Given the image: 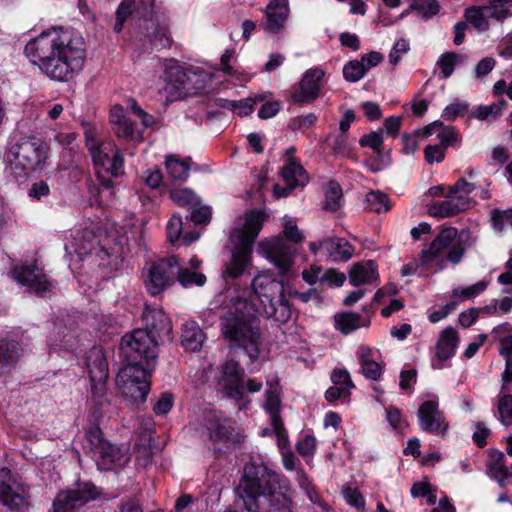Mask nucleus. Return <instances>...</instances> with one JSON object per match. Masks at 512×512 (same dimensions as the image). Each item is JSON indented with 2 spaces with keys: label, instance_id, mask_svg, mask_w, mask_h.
Returning a JSON list of instances; mask_svg holds the SVG:
<instances>
[{
  "label": "nucleus",
  "instance_id": "obj_1",
  "mask_svg": "<svg viewBox=\"0 0 512 512\" xmlns=\"http://www.w3.org/2000/svg\"><path fill=\"white\" fill-rule=\"evenodd\" d=\"M251 288L249 301L231 299V307L221 319V331L226 339L235 342L251 361H255L265 348L253 313L284 324L291 318V307L283 281L269 271L258 273L251 282Z\"/></svg>",
  "mask_w": 512,
  "mask_h": 512
},
{
  "label": "nucleus",
  "instance_id": "obj_2",
  "mask_svg": "<svg viewBox=\"0 0 512 512\" xmlns=\"http://www.w3.org/2000/svg\"><path fill=\"white\" fill-rule=\"evenodd\" d=\"M31 63L51 80L68 82L84 68L86 44L74 29L53 26L31 39L24 48Z\"/></svg>",
  "mask_w": 512,
  "mask_h": 512
},
{
  "label": "nucleus",
  "instance_id": "obj_3",
  "mask_svg": "<svg viewBox=\"0 0 512 512\" xmlns=\"http://www.w3.org/2000/svg\"><path fill=\"white\" fill-rule=\"evenodd\" d=\"M236 493L247 512H292L289 481L265 465L246 464Z\"/></svg>",
  "mask_w": 512,
  "mask_h": 512
},
{
  "label": "nucleus",
  "instance_id": "obj_4",
  "mask_svg": "<svg viewBox=\"0 0 512 512\" xmlns=\"http://www.w3.org/2000/svg\"><path fill=\"white\" fill-rule=\"evenodd\" d=\"M265 219L266 215L259 210L246 212L238 218L230 235L233 249L230 259L223 266L224 279H237L251 266L253 243Z\"/></svg>",
  "mask_w": 512,
  "mask_h": 512
},
{
  "label": "nucleus",
  "instance_id": "obj_5",
  "mask_svg": "<svg viewBox=\"0 0 512 512\" xmlns=\"http://www.w3.org/2000/svg\"><path fill=\"white\" fill-rule=\"evenodd\" d=\"M476 238L469 230L458 233L455 227H443L427 249L420 253V263L426 269L439 271L444 267L443 254L448 250L446 260L453 265L461 262L465 251L472 247Z\"/></svg>",
  "mask_w": 512,
  "mask_h": 512
},
{
  "label": "nucleus",
  "instance_id": "obj_6",
  "mask_svg": "<svg viewBox=\"0 0 512 512\" xmlns=\"http://www.w3.org/2000/svg\"><path fill=\"white\" fill-rule=\"evenodd\" d=\"M47 154L48 146L44 141L35 137L22 138L8 151L10 171L17 180L26 179L31 173L44 168Z\"/></svg>",
  "mask_w": 512,
  "mask_h": 512
},
{
  "label": "nucleus",
  "instance_id": "obj_7",
  "mask_svg": "<svg viewBox=\"0 0 512 512\" xmlns=\"http://www.w3.org/2000/svg\"><path fill=\"white\" fill-rule=\"evenodd\" d=\"M159 341L147 329H136L123 336L121 352L127 364L153 368L158 357Z\"/></svg>",
  "mask_w": 512,
  "mask_h": 512
},
{
  "label": "nucleus",
  "instance_id": "obj_8",
  "mask_svg": "<svg viewBox=\"0 0 512 512\" xmlns=\"http://www.w3.org/2000/svg\"><path fill=\"white\" fill-rule=\"evenodd\" d=\"M86 146L96 166L103 168L113 177L123 173V156L112 140L99 141L97 131L90 124L84 125Z\"/></svg>",
  "mask_w": 512,
  "mask_h": 512
},
{
  "label": "nucleus",
  "instance_id": "obj_9",
  "mask_svg": "<svg viewBox=\"0 0 512 512\" xmlns=\"http://www.w3.org/2000/svg\"><path fill=\"white\" fill-rule=\"evenodd\" d=\"M197 430L212 443L239 444L244 439L243 430L239 424L217 411L205 414Z\"/></svg>",
  "mask_w": 512,
  "mask_h": 512
},
{
  "label": "nucleus",
  "instance_id": "obj_10",
  "mask_svg": "<svg viewBox=\"0 0 512 512\" xmlns=\"http://www.w3.org/2000/svg\"><path fill=\"white\" fill-rule=\"evenodd\" d=\"M201 73L184 70L176 62L171 61L165 66L163 92L167 100L174 101L184 97L194 90L204 87Z\"/></svg>",
  "mask_w": 512,
  "mask_h": 512
},
{
  "label": "nucleus",
  "instance_id": "obj_11",
  "mask_svg": "<svg viewBox=\"0 0 512 512\" xmlns=\"http://www.w3.org/2000/svg\"><path fill=\"white\" fill-rule=\"evenodd\" d=\"M151 367L124 365L116 377V385L122 396L130 401L144 402L150 391Z\"/></svg>",
  "mask_w": 512,
  "mask_h": 512
},
{
  "label": "nucleus",
  "instance_id": "obj_12",
  "mask_svg": "<svg viewBox=\"0 0 512 512\" xmlns=\"http://www.w3.org/2000/svg\"><path fill=\"white\" fill-rule=\"evenodd\" d=\"M176 271V256L147 262L143 268L142 276L149 294L157 296L172 286L175 283Z\"/></svg>",
  "mask_w": 512,
  "mask_h": 512
},
{
  "label": "nucleus",
  "instance_id": "obj_13",
  "mask_svg": "<svg viewBox=\"0 0 512 512\" xmlns=\"http://www.w3.org/2000/svg\"><path fill=\"white\" fill-rule=\"evenodd\" d=\"M29 487L9 469H0V502L11 512H27Z\"/></svg>",
  "mask_w": 512,
  "mask_h": 512
},
{
  "label": "nucleus",
  "instance_id": "obj_14",
  "mask_svg": "<svg viewBox=\"0 0 512 512\" xmlns=\"http://www.w3.org/2000/svg\"><path fill=\"white\" fill-rule=\"evenodd\" d=\"M266 258L278 269L281 276L292 274L296 250L282 237H274L261 243Z\"/></svg>",
  "mask_w": 512,
  "mask_h": 512
},
{
  "label": "nucleus",
  "instance_id": "obj_15",
  "mask_svg": "<svg viewBox=\"0 0 512 512\" xmlns=\"http://www.w3.org/2000/svg\"><path fill=\"white\" fill-rule=\"evenodd\" d=\"M97 496L96 487L91 483H84L77 489L59 492L50 512H78L85 503Z\"/></svg>",
  "mask_w": 512,
  "mask_h": 512
},
{
  "label": "nucleus",
  "instance_id": "obj_16",
  "mask_svg": "<svg viewBox=\"0 0 512 512\" xmlns=\"http://www.w3.org/2000/svg\"><path fill=\"white\" fill-rule=\"evenodd\" d=\"M325 71L319 67L308 69L291 90V99L298 104L311 103L320 95Z\"/></svg>",
  "mask_w": 512,
  "mask_h": 512
},
{
  "label": "nucleus",
  "instance_id": "obj_17",
  "mask_svg": "<svg viewBox=\"0 0 512 512\" xmlns=\"http://www.w3.org/2000/svg\"><path fill=\"white\" fill-rule=\"evenodd\" d=\"M417 417L420 428L427 433L444 436L449 428L437 399L424 401L418 408Z\"/></svg>",
  "mask_w": 512,
  "mask_h": 512
},
{
  "label": "nucleus",
  "instance_id": "obj_18",
  "mask_svg": "<svg viewBox=\"0 0 512 512\" xmlns=\"http://www.w3.org/2000/svg\"><path fill=\"white\" fill-rule=\"evenodd\" d=\"M475 205L472 198L459 197L457 193H450L447 190L445 199L434 201L427 207V212L435 218H448L465 212Z\"/></svg>",
  "mask_w": 512,
  "mask_h": 512
},
{
  "label": "nucleus",
  "instance_id": "obj_19",
  "mask_svg": "<svg viewBox=\"0 0 512 512\" xmlns=\"http://www.w3.org/2000/svg\"><path fill=\"white\" fill-rule=\"evenodd\" d=\"M475 205L472 198L459 197L457 193H450L447 190L445 199L434 201L427 207V212L435 218H448L465 212Z\"/></svg>",
  "mask_w": 512,
  "mask_h": 512
},
{
  "label": "nucleus",
  "instance_id": "obj_20",
  "mask_svg": "<svg viewBox=\"0 0 512 512\" xmlns=\"http://www.w3.org/2000/svg\"><path fill=\"white\" fill-rule=\"evenodd\" d=\"M224 394L234 400L244 398L243 370L235 360H228L222 366V375L219 380Z\"/></svg>",
  "mask_w": 512,
  "mask_h": 512
},
{
  "label": "nucleus",
  "instance_id": "obj_21",
  "mask_svg": "<svg viewBox=\"0 0 512 512\" xmlns=\"http://www.w3.org/2000/svg\"><path fill=\"white\" fill-rule=\"evenodd\" d=\"M142 319L147 331L160 341L171 340L172 324L166 313L157 307L145 306Z\"/></svg>",
  "mask_w": 512,
  "mask_h": 512
},
{
  "label": "nucleus",
  "instance_id": "obj_22",
  "mask_svg": "<svg viewBox=\"0 0 512 512\" xmlns=\"http://www.w3.org/2000/svg\"><path fill=\"white\" fill-rule=\"evenodd\" d=\"M11 273L14 279L20 284L27 286L30 291L37 295H42L44 292L50 290V282L42 269L38 268L36 265L15 266Z\"/></svg>",
  "mask_w": 512,
  "mask_h": 512
},
{
  "label": "nucleus",
  "instance_id": "obj_23",
  "mask_svg": "<svg viewBox=\"0 0 512 512\" xmlns=\"http://www.w3.org/2000/svg\"><path fill=\"white\" fill-rule=\"evenodd\" d=\"M458 342V334L453 327H447L441 332L435 347V359L432 360L434 369L444 368V362L454 356Z\"/></svg>",
  "mask_w": 512,
  "mask_h": 512
},
{
  "label": "nucleus",
  "instance_id": "obj_24",
  "mask_svg": "<svg viewBox=\"0 0 512 512\" xmlns=\"http://www.w3.org/2000/svg\"><path fill=\"white\" fill-rule=\"evenodd\" d=\"M290 15L289 0H270L265 9L264 29L278 33L284 27Z\"/></svg>",
  "mask_w": 512,
  "mask_h": 512
},
{
  "label": "nucleus",
  "instance_id": "obj_25",
  "mask_svg": "<svg viewBox=\"0 0 512 512\" xmlns=\"http://www.w3.org/2000/svg\"><path fill=\"white\" fill-rule=\"evenodd\" d=\"M110 122L117 137L129 141H141V132L136 131L134 124L126 117L122 106L116 105L110 111Z\"/></svg>",
  "mask_w": 512,
  "mask_h": 512
},
{
  "label": "nucleus",
  "instance_id": "obj_26",
  "mask_svg": "<svg viewBox=\"0 0 512 512\" xmlns=\"http://www.w3.org/2000/svg\"><path fill=\"white\" fill-rule=\"evenodd\" d=\"M323 254L332 262L348 261L354 254L353 246L344 238L328 237L320 241Z\"/></svg>",
  "mask_w": 512,
  "mask_h": 512
},
{
  "label": "nucleus",
  "instance_id": "obj_27",
  "mask_svg": "<svg viewBox=\"0 0 512 512\" xmlns=\"http://www.w3.org/2000/svg\"><path fill=\"white\" fill-rule=\"evenodd\" d=\"M201 260L193 256L189 261V266H181L177 258V271L175 281L177 280L181 286L187 288L192 285L203 286L206 283V276L199 272Z\"/></svg>",
  "mask_w": 512,
  "mask_h": 512
},
{
  "label": "nucleus",
  "instance_id": "obj_28",
  "mask_svg": "<svg viewBox=\"0 0 512 512\" xmlns=\"http://www.w3.org/2000/svg\"><path fill=\"white\" fill-rule=\"evenodd\" d=\"M87 367L93 384L104 385L108 378V362L101 348L93 347L87 356Z\"/></svg>",
  "mask_w": 512,
  "mask_h": 512
},
{
  "label": "nucleus",
  "instance_id": "obj_29",
  "mask_svg": "<svg viewBox=\"0 0 512 512\" xmlns=\"http://www.w3.org/2000/svg\"><path fill=\"white\" fill-rule=\"evenodd\" d=\"M96 455L98 456V466L105 470L112 469L116 466H123L128 462L126 452L109 442L104 443L96 452Z\"/></svg>",
  "mask_w": 512,
  "mask_h": 512
},
{
  "label": "nucleus",
  "instance_id": "obj_30",
  "mask_svg": "<svg viewBox=\"0 0 512 512\" xmlns=\"http://www.w3.org/2000/svg\"><path fill=\"white\" fill-rule=\"evenodd\" d=\"M436 134L441 146L446 148L459 142L458 132L452 126H445L440 121H434L422 129V138Z\"/></svg>",
  "mask_w": 512,
  "mask_h": 512
},
{
  "label": "nucleus",
  "instance_id": "obj_31",
  "mask_svg": "<svg viewBox=\"0 0 512 512\" xmlns=\"http://www.w3.org/2000/svg\"><path fill=\"white\" fill-rule=\"evenodd\" d=\"M377 278V264L372 260L354 264L349 272V281L353 286L371 284Z\"/></svg>",
  "mask_w": 512,
  "mask_h": 512
},
{
  "label": "nucleus",
  "instance_id": "obj_32",
  "mask_svg": "<svg viewBox=\"0 0 512 512\" xmlns=\"http://www.w3.org/2000/svg\"><path fill=\"white\" fill-rule=\"evenodd\" d=\"M281 176L289 190L308 183V176L301 164L295 158H289L281 171Z\"/></svg>",
  "mask_w": 512,
  "mask_h": 512
},
{
  "label": "nucleus",
  "instance_id": "obj_33",
  "mask_svg": "<svg viewBox=\"0 0 512 512\" xmlns=\"http://www.w3.org/2000/svg\"><path fill=\"white\" fill-rule=\"evenodd\" d=\"M206 339L203 330L195 321H187L183 324L181 343L185 350L196 352L202 348Z\"/></svg>",
  "mask_w": 512,
  "mask_h": 512
},
{
  "label": "nucleus",
  "instance_id": "obj_34",
  "mask_svg": "<svg viewBox=\"0 0 512 512\" xmlns=\"http://www.w3.org/2000/svg\"><path fill=\"white\" fill-rule=\"evenodd\" d=\"M357 356L363 375L371 380H377L382 374V367L374 358V351L367 346H360Z\"/></svg>",
  "mask_w": 512,
  "mask_h": 512
},
{
  "label": "nucleus",
  "instance_id": "obj_35",
  "mask_svg": "<svg viewBox=\"0 0 512 512\" xmlns=\"http://www.w3.org/2000/svg\"><path fill=\"white\" fill-rule=\"evenodd\" d=\"M191 159H180L176 155H169L165 160V168L168 175L178 181H184L189 175Z\"/></svg>",
  "mask_w": 512,
  "mask_h": 512
},
{
  "label": "nucleus",
  "instance_id": "obj_36",
  "mask_svg": "<svg viewBox=\"0 0 512 512\" xmlns=\"http://www.w3.org/2000/svg\"><path fill=\"white\" fill-rule=\"evenodd\" d=\"M497 418L505 425H512V389L501 388L496 399Z\"/></svg>",
  "mask_w": 512,
  "mask_h": 512
},
{
  "label": "nucleus",
  "instance_id": "obj_37",
  "mask_svg": "<svg viewBox=\"0 0 512 512\" xmlns=\"http://www.w3.org/2000/svg\"><path fill=\"white\" fill-rule=\"evenodd\" d=\"M20 356L19 344L15 341L0 340V374L12 367Z\"/></svg>",
  "mask_w": 512,
  "mask_h": 512
},
{
  "label": "nucleus",
  "instance_id": "obj_38",
  "mask_svg": "<svg viewBox=\"0 0 512 512\" xmlns=\"http://www.w3.org/2000/svg\"><path fill=\"white\" fill-rule=\"evenodd\" d=\"M467 57L455 51L442 53L437 59L436 66L440 69L442 78H449L455 70V67L466 61Z\"/></svg>",
  "mask_w": 512,
  "mask_h": 512
},
{
  "label": "nucleus",
  "instance_id": "obj_39",
  "mask_svg": "<svg viewBox=\"0 0 512 512\" xmlns=\"http://www.w3.org/2000/svg\"><path fill=\"white\" fill-rule=\"evenodd\" d=\"M267 386L268 389L265 392L266 400L264 408L270 415L271 422H273V419L281 418L279 415L281 400L279 396L278 383L275 381H268Z\"/></svg>",
  "mask_w": 512,
  "mask_h": 512
},
{
  "label": "nucleus",
  "instance_id": "obj_40",
  "mask_svg": "<svg viewBox=\"0 0 512 512\" xmlns=\"http://www.w3.org/2000/svg\"><path fill=\"white\" fill-rule=\"evenodd\" d=\"M466 20L479 32L487 31L490 27V15L485 6L467 9L465 12Z\"/></svg>",
  "mask_w": 512,
  "mask_h": 512
},
{
  "label": "nucleus",
  "instance_id": "obj_41",
  "mask_svg": "<svg viewBox=\"0 0 512 512\" xmlns=\"http://www.w3.org/2000/svg\"><path fill=\"white\" fill-rule=\"evenodd\" d=\"M485 7L490 18L498 22L512 16V0H491Z\"/></svg>",
  "mask_w": 512,
  "mask_h": 512
},
{
  "label": "nucleus",
  "instance_id": "obj_42",
  "mask_svg": "<svg viewBox=\"0 0 512 512\" xmlns=\"http://www.w3.org/2000/svg\"><path fill=\"white\" fill-rule=\"evenodd\" d=\"M366 208L375 213L387 212L391 209L389 197L381 191H371L365 197Z\"/></svg>",
  "mask_w": 512,
  "mask_h": 512
},
{
  "label": "nucleus",
  "instance_id": "obj_43",
  "mask_svg": "<svg viewBox=\"0 0 512 512\" xmlns=\"http://www.w3.org/2000/svg\"><path fill=\"white\" fill-rule=\"evenodd\" d=\"M342 198V189L336 182H329L325 188L324 209L335 212L339 209Z\"/></svg>",
  "mask_w": 512,
  "mask_h": 512
},
{
  "label": "nucleus",
  "instance_id": "obj_44",
  "mask_svg": "<svg viewBox=\"0 0 512 512\" xmlns=\"http://www.w3.org/2000/svg\"><path fill=\"white\" fill-rule=\"evenodd\" d=\"M336 329L348 334L361 326V317L356 313H343L335 317Z\"/></svg>",
  "mask_w": 512,
  "mask_h": 512
},
{
  "label": "nucleus",
  "instance_id": "obj_45",
  "mask_svg": "<svg viewBox=\"0 0 512 512\" xmlns=\"http://www.w3.org/2000/svg\"><path fill=\"white\" fill-rule=\"evenodd\" d=\"M489 472L495 479L498 480L500 485H504V480L507 476V471L504 466V454L495 452L491 455V460L488 464Z\"/></svg>",
  "mask_w": 512,
  "mask_h": 512
},
{
  "label": "nucleus",
  "instance_id": "obj_46",
  "mask_svg": "<svg viewBox=\"0 0 512 512\" xmlns=\"http://www.w3.org/2000/svg\"><path fill=\"white\" fill-rule=\"evenodd\" d=\"M411 8L417 11L424 18H431L439 12V5L436 0H410Z\"/></svg>",
  "mask_w": 512,
  "mask_h": 512
},
{
  "label": "nucleus",
  "instance_id": "obj_47",
  "mask_svg": "<svg viewBox=\"0 0 512 512\" xmlns=\"http://www.w3.org/2000/svg\"><path fill=\"white\" fill-rule=\"evenodd\" d=\"M505 107L506 101L501 99L491 105L478 107L474 112V116L479 120H485L489 117L496 118L502 114Z\"/></svg>",
  "mask_w": 512,
  "mask_h": 512
},
{
  "label": "nucleus",
  "instance_id": "obj_48",
  "mask_svg": "<svg viewBox=\"0 0 512 512\" xmlns=\"http://www.w3.org/2000/svg\"><path fill=\"white\" fill-rule=\"evenodd\" d=\"M366 73L364 64L358 60L348 62L343 68L344 78L352 83L361 80Z\"/></svg>",
  "mask_w": 512,
  "mask_h": 512
},
{
  "label": "nucleus",
  "instance_id": "obj_49",
  "mask_svg": "<svg viewBox=\"0 0 512 512\" xmlns=\"http://www.w3.org/2000/svg\"><path fill=\"white\" fill-rule=\"evenodd\" d=\"M317 440L312 434H304L296 443V450L302 457H312L316 452Z\"/></svg>",
  "mask_w": 512,
  "mask_h": 512
},
{
  "label": "nucleus",
  "instance_id": "obj_50",
  "mask_svg": "<svg viewBox=\"0 0 512 512\" xmlns=\"http://www.w3.org/2000/svg\"><path fill=\"white\" fill-rule=\"evenodd\" d=\"M271 425L273 427L274 433L277 438V446L281 451L286 449H291L289 444V438L287 431L284 427L283 421L281 418H275L273 419V422H271Z\"/></svg>",
  "mask_w": 512,
  "mask_h": 512
},
{
  "label": "nucleus",
  "instance_id": "obj_51",
  "mask_svg": "<svg viewBox=\"0 0 512 512\" xmlns=\"http://www.w3.org/2000/svg\"><path fill=\"white\" fill-rule=\"evenodd\" d=\"M359 143L361 146L370 147L375 152L380 153L383 149V131L377 130L364 135L360 138Z\"/></svg>",
  "mask_w": 512,
  "mask_h": 512
},
{
  "label": "nucleus",
  "instance_id": "obj_52",
  "mask_svg": "<svg viewBox=\"0 0 512 512\" xmlns=\"http://www.w3.org/2000/svg\"><path fill=\"white\" fill-rule=\"evenodd\" d=\"M486 288L487 282L479 281L467 287L453 289V295L455 297L473 298L482 293Z\"/></svg>",
  "mask_w": 512,
  "mask_h": 512
},
{
  "label": "nucleus",
  "instance_id": "obj_53",
  "mask_svg": "<svg viewBox=\"0 0 512 512\" xmlns=\"http://www.w3.org/2000/svg\"><path fill=\"white\" fill-rule=\"evenodd\" d=\"M85 441L89 445L91 451L96 452L106 443L103 439L102 432L99 427H91L85 434Z\"/></svg>",
  "mask_w": 512,
  "mask_h": 512
},
{
  "label": "nucleus",
  "instance_id": "obj_54",
  "mask_svg": "<svg viewBox=\"0 0 512 512\" xmlns=\"http://www.w3.org/2000/svg\"><path fill=\"white\" fill-rule=\"evenodd\" d=\"M475 188V184L468 182L465 178H460L453 185L448 186V191L457 193L459 197L472 198L471 194Z\"/></svg>",
  "mask_w": 512,
  "mask_h": 512
},
{
  "label": "nucleus",
  "instance_id": "obj_55",
  "mask_svg": "<svg viewBox=\"0 0 512 512\" xmlns=\"http://www.w3.org/2000/svg\"><path fill=\"white\" fill-rule=\"evenodd\" d=\"M182 226H183V222L179 216L173 215L169 219L166 229H167V237L171 243H174L180 239L181 234H182Z\"/></svg>",
  "mask_w": 512,
  "mask_h": 512
},
{
  "label": "nucleus",
  "instance_id": "obj_56",
  "mask_svg": "<svg viewBox=\"0 0 512 512\" xmlns=\"http://www.w3.org/2000/svg\"><path fill=\"white\" fill-rule=\"evenodd\" d=\"M410 49L409 42L405 39H399L393 45L389 53V62L396 65L400 62L401 57L406 54Z\"/></svg>",
  "mask_w": 512,
  "mask_h": 512
},
{
  "label": "nucleus",
  "instance_id": "obj_57",
  "mask_svg": "<svg viewBox=\"0 0 512 512\" xmlns=\"http://www.w3.org/2000/svg\"><path fill=\"white\" fill-rule=\"evenodd\" d=\"M424 157L428 164L440 163L445 158V148L441 145H428L424 149Z\"/></svg>",
  "mask_w": 512,
  "mask_h": 512
},
{
  "label": "nucleus",
  "instance_id": "obj_58",
  "mask_svg": "<svg viewBox=\"0 0 512 512\" xmlns=\"http://www.w3.org/2000/svg\"><path fill=\"white\" fill-rule=\"evenodd\" d=\"M492 222L497 230H502L507 224L512 226V209L504 211L494 210L492 212Z\"/></svg>",
  "mask_w": 512,
  "mask_h": 512
},
{
  "label": "nucleus",
  "instance_id": "obj_59",
  "mask_svg": "<svg viewBox=\"0 0 512 512\" xmlns=\"http://www.w3.org/2000/svg\"><path fill=\"white\" fill-rule=\"evenodd\" d=\"M331 381L337 386H345L348 391L354 387L350 374L345 369L333 370L331 373Z\"/></svg>",
  "mask_w": 512,
  "mask_h": 512
},
{
  "label": "nucleus",
  "instance_id": "obj_60",
  "mask_svg": "<svg viewBox=\"0 0 512 512\" xmlns=\"http://www.w3.org/2000/svg\"><path fill=\"white\" fill-rule=\"evenodd\" d=\"M343 494H344V498H345L346 502L349 505L354 506L357 510L362 511L364 509L365 500H364L362 494L357 489L346 488L343 491Z\"/></svg>",
  "mask_w": 512,
  "mask_h": 512
},
{
  "label": "nucleus",
  "instance_id": "obj_61",
  "mask_svg": "<svg viewBox=\"0 0 512 512\" xmlns=\"http://www.w3.org/2000/svg\"><path fill=\"white\" fill-rule=\"evenodd\" d=\"M419 137H422V130L402 136L403 152L405 154H413L418 149Z\"/></svg>",
  "mask_w": 512,
  "mask_h": 512
},
{
  "label": "nucleus",
  "instance_id": "obj_62",
  "mask_svg": "<svg viewBox=\"0 0 512 512\" xmlns=\"http://www.w3.org/2000/svg\"><path fill=\"white\" fill-rule=\"evenodd\" d=\"M173 406V397L169 393H163L157 399L153 406V411L156 415L167 414Z\"/></svg>",
  "mask_w": 512,
  "mask_h": 512
},
{
  "label": "nucleus",
  "instance_id": "obj_63",
  "mask_svg": "<svg viewBox=\"0 0 512 512\" xmlns=\"http://www.w3.org/2000/svg\"><path fill=\"white\" fill-rule=\"evenodd\" d=\"M468 109V105L465 102L452 103L445 107L442 112V117L446 120L452 121L459 115L464 114Z\"/></svg>",
  "mask_w": 512,
  "mask_h": 512
},
{
  "label": "nucleus",
  "instance_id": "obj_64",
  "mask_svg": "<svg viewBox=\"0 0 512 512\" xmlns=\"http://www.w3.org/2000/svg\"><path fill=\"white\" fill-rule=\"evenodd\" d=\"M211 214L212 212L209 206H196L191 212V220L197 224H205L210 221Z\"/></svg>",
  "mask_w": 512,
  "mask_h": 512
}]
</instances>
